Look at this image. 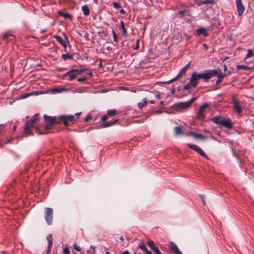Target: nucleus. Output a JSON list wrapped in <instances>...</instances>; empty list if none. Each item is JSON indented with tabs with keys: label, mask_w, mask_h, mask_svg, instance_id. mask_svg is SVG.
Returning <instances> with one entry per match:
<instances>
[{
	"label": "nucleus",
	"mask_w": 254,
	"mask_h": 254,
	"mask_svg": "<svg viewBox=\"0 0 254 254\" xmlns=\"http://www.w3.org/2000/svg\"><path fill=\"white\" fill-rule=\"evenodd\" d=\"M36 132H38L39 134H42V132H40V131H39V129L38 128H36Z\"/></svg>",
	"instance_id": "60"
},
{
	"label": "nucleus",
	"mask_w": 254,
	"mask_h": 254,
	"mask_svg": "<svg viewBox=\"0 0 254 254\" xmlns=\"http://www.w3.org/2000/svg\"><path fill=\"white\" fill-rule=\"evenodd\" d=\"M213 2H214L213 0H203L202 3H203V4H211Z\"/></svg>",
	"instance_id": "40"
},
{
	"label": "nucleus",
	"mask_w": 254,
	"mask_h": 254,
	"mask_svg": "<svg viewBox=\"0 0 254 254\" xmlns=\"http://www.w3.org/2000/svg\"><path fill=\"white\" fill-rule=\"evenodd\" d=\"M222 80H223L222 79L217 78V79L216 82V85H219L222 82Z\"/></svg>",
	"instance_id": "50"
},
{
	"label": "nucleus",
	"mask_w": 254,
	"mask_h": 254,
	"mask_svg": "<svg viewBox=\"0 0 254 254\" xmlns=\"http://www.w3.org/2000/svg\"><path fill=\"white\" fill-rule=\"evenodd\" d=\"M92 118V116L88 114L84 118V122H87L89 120H91Z\"/></svg>",
	"instance_id": "41"
},
{
	"label": "nucleus",
	"mask_w": 254,
	"mask_h": 254,
	"mask_svg": "<svg viewBox=\"0 0 254 254\" xmlns=\"http://www.w3.org/2000/svg\"><path fill=\"white\" fill-rule=\"evenodd\" d=\"M60 120L66 126H68L70 124H72L75 120L74 115H61L59 117Z\"/></svg>",
	"instance_id": "5"
},
{
	"label": "nucleus",
	"mask_w": 254,
	"mask_h": 254,
	"mask_svg": "<svg viewBox=\"0 0 254 254\" xmlns=\"http://www.w3.org/2000/svg\"><path fill=\"white\" fill-rule=\"evenodd\" d=\"M139 47V40L138 39L136 41V47H135V49L136 50H137V49H138Z\"/></svg>",
	"instance_id": "51"
},
{
	"label": "nucleus",
	"mask_w": 254,
	"mask_h": 254,
	"mask_svg": "<svg viewBox=\"0 0 254 254\" xmlns=\"http://www.w3.org/2000/svg\"><path fill=\"white\" fill-rule=\"evenodd\" d=\"M52 248V245H48L47 250V254H50V253L51 252Z\"/></svg>",
	"instance_id": "45"
},
{
	"label": "nucleus",
	"mask_w": 254,
	"mask_h": 254,
	"mask_svg": "<svg viewBox=\"0 0 254 254\" xmlns=\"http://www.w3.org/2000/svg\"><path fill=\"white\" fill-rule=\"evenodd\" d=\"M169 247L170 250L175 254H181V252L177 246L174 242H171L169 243Z\"/></svg>",
	"instance_id": "16"
},
{
	"label": "nucleus",
	"mask_w": 254,
	"mask_h": 254,
	"mask_svg": "<svg viewBox=\"0 0 254 254\" xmlns=\"http://www.w3.org/2000/svg\"><path fill=\"white\" fill-rule=\"evenodd\" d=\"M190 62L186 66H185L184 67H183L181 69V70L179 72L178 75L176 77L170 80V81H169L167 82L170 83L172 82V81L176 80L178 78L183 76L186 72V71L188 69V68L190 67Z\"/></svg>",
	"instance_id": "9"
},
{
	"label": "nucleus",
	"mask_w": 254,
	"mask_h": 254,
	"mask_svg": "<svg viewBox=\"0 0 254 254\" xmlns=\"http://www.w3.org/2000/svg\"><path fill=\"white\" fill-rule=\"evenodd\" d=\"M208 107L207 104H205L200 106L198 112L197 114V118L200 120H203L204 119V115L203 114L204 111Z\"/></svg>",
	"instance_id": "11"
},
{
	"label": "nucleus",
	"mask_w": 254,
	"mask_h": 254,
	"mask_svg": "<svg viewBox=\"0 0 254 254\" xmlns=\"http://www.w3.org/2000/svg\"><path fill=\"white\" fill-rule=\"evenodd\" d=\"M122 254H129L128 251H126L124 252H123Z\"/></svg>",
	"instance_id": "57"
},
{
	"label": "nucleus",
	"mask_w": 254,
	"mask_h": 254,
	"mask_svg": "<svg viewBox=\"0 0 254 254\" xmlns=\"http://www.w3.org/2000/svg\"><path fill=\"white\" fill-rule=\"evenodd\" d=\"M160 104H161V105H163V104H164V101H161V102H160Z\"/></svg>",
	"instance_id": "63"
},
{
	"label": "nucleus",
	"mask_w": 254,
	"mask_h": 254,
	"mask_svg": "<svg viewBox=\"0 0 254 254\" xmlns=\"http://www.w3.org/2000/svg\"><path fill=\"white\" fill-rule=\"evenodd\" d=\"M203 47L205 48V49L206 50H208V46L206 44H203Z\"/></svg>",
	"instance_id": "53"
},
{
	"label": "nucleus",
	"mask_w": 254,
	"mask_h": 254,
	"mask_svg": "<svg viewBox=\"0 0 254 254\" xmlns=\"http://www.w3.org/2000/svg\"><path fill=\"white\" fill-rule=\"evenodd\" d=\"M46 31H47V30H46V29H43V30H42L41 31V33L43 34V33H44L46 32Z\"/></svg>",
	"instance_id": "58"
},
{
	"label": "nucleus",
	"mask_w": 254,
	"mask_h": 254,
	"mask_svg": "<svg viewBox=\"0 0 254 254\" xmlns=\"http://www.w3.org/2000/svg\"><path fill=\"white\" fill-rule=\"evenodd\" d=\"M74 249L77 252L80 251L81 249L79 246H78L76 243L73 244Z\"/></svg>",
	"instance_id": "43"
},
{
	"label": "nucleus",
	"mask_w": 254,
	"mask_h": 254,
	"mask_svg": "<svg viewBox=\"0 0 254 254\" xmlns=\"http://www.w3.org/2000/svg\"><path fill=\"white\" fill-rule=\"evenodd\" d=\"M236 68L237 70L244 69V70H250L251 67L245 65H238L237 66Z\"/></svg>",
	"instance_id": "29"
},
{
	"label": "nucleus",
	"mask_w": 254,
	"mask_h": 254,
	"mask_svg": "<svg viewBox=\"0 0 254 254\" xmlns=\"http://www.w3.org/2000/svg\"><path fill=\"white\" fill-rule=\"evenodd\" d=\"M118 121V119L113 120V121H109L106 123H102L100 126L101 127H107L114 125Z\"/></svg>",
	"instance_id": "20"
},
{
	"label": "nucleus",
	"mask_w": 254,
	"mask_h": 254,
	"mask_svg": "<svg viewBox=\"0 0 254 254\" xmlns=\"http://www.w3.org/2000/svg\"><path fill=\"white\" fill-rule=\"evenodd\" d=\"M211 120L214 123L221 125V123L223 121V118L217 116L213 117Z\"/></svg>",
	"instance_id": "24"
},
{
	"label": "nucleus",
	"mask_w": 254,
	"mask_h": 254,
	"mask_svg": "<svg viewBox=\"0 0 254 254\" xmlns=\"http://www.w3.org/2000/svg\"><path fill=\"white\" fill-rule=\"evenodd\" d=\"M62 57L64 60L73 59V57L68 54H63Z\"/></svg>",
	"instance_id": "32"
},
{
	"label": "nucleus",
	"mask_w": 254,
	"mask_h": 254,
	"mask_svg": "<svg viewBox=\"0 0 254 254\" xmlns=\"http://www.w3.org/2000/svg\"><path fill=\"white\" fill-rule=\"evenodd\" d=\"M4 127V126L2 125H0V133L2 131Z\"/></svg>",
	"instance_id": "55"
},
{
	"label": "nucleus",
	"mask_w": 254,
	"mask_h": 254,
	"mask_svg": "<svg viewBox=\"0 0 254 254\" xmlns=\"http://www.w3.org/2000/svg\"><path fill=\"white\" fill-rule=\"evenodd\" d=\"M187 11L186 10H181L179 12V14L180 15V17H182L184 16V13Z\"/></svg>",
	"instance_id": "46"
},
{
	"label": "nucleus",
	"mask_w": 254,
	"mask_h": 254,
	"mask_svg": "<svg viewBox=\"0 0 254 254\" xmlns=\"http://www.w3.org/2000/svg\"><path fill=\"white\" fill-rule=\"evenodd\" d=\"M73 71H74L75 73H76L78 74H81V73H82L83 72H84L85 71V69H73Z\"/></svg>",
	"instance_id": "36"
},
{
	"label": "nucleus",
	"mask_w": 254,
	"mask_h": 254,
	"mask_svg": "<svg viewBox=\"0 0 254 254\" xmlns=\"http://www.w3.org/2000/svg\"><path fill=\"white\" fill-rule=\"evenodd\" d=\"M232 100L233 107L235 111L239 114L241 113L242 112V109L240 106L239 102L234 97H233Z\"/></svg>",
	"instance_id": "10"
},
{
	"label": "nucleus",
	"mask_w": 254,
	"mask_h": 254,
	"mask_svg": "<svg viewBox=\"0 0 254 254\" xmlns=\"http://www.w3.org/2000/svg\"><path fill=\"white\" fill-rule=\"evenodd\" d=\"M106 254H111L109 252H106Z\"/></svg>",
	"instance_id": "64"
},
{
	"label": "nucleus",
	"mask_w": 254,
	"mask_h": 254,
	"mask_svg": "<svg viewBox=\"0 0 254 254\" xmlns=\"http://www.w3.org/2000/svg\"><path fill=\"white\" fill-rule=\"evenodd\" d=\"M211 120L214 123L221 125V123L223 121V118L217 116L213 117Z\"/></svg>",
	"instance_id": "25"
},
{
	"label": "nucleus",
	"mask_w": 254,
	"mask_h": 254,
	"mask_svg": "<svg viewBox=\"0 0 254 254\" xmlns=\"http://www.w3.org/2000/svg\"><path fill=\"white\" fill-rule=\"evenodd\" d=\"M108 116H109L108 115V114L107 115H105V116H103L101 119L102 121L103 122L106 121L107 120H108Z\"/></svg>",
	"instance_id": "47"
},
{
	"label": "nucleus",
	"mask_w": 254,
	"mask_h": 254,
	"mask_svg": "<svg viewBox=\"0 0 254 254\" xmlns=\"http://www.w3.org/2000/svg\"><path fill=\"white\" fill-rule=\"evenodd\" d=\"M44 217L46 223L49 225L52 224L53 219V210L51 208L46 207L45 208Z\"/></svg>",
	"instance_id": "4"
},
{
	"label": "nucleus",
	"mask_w": 254,
	"mask_h": 254,
	"mask_svg": "<svg viewBox=\"0 0 254 254\" xmlns=\"http://www.w3.org/2000/svg\"><path fill=\"white\" fill-rule=\"evenodd\" d=\"M203 1H199L197 2V6H201V5L203 4Z\"/></svg>",
	"instance_id": "52"
},
{
	"label": "nucleus",
	"mask_w": 254,
	"mask_h": 254,
	"mask_svg": "<svg viewBox=\"0 0 254 254\" xmlns=\"http://www.w3.org/2000/svg\"><path fill=\"white\" fill-rule=\"evenodd\" d=\"M188 146L191 149L194 150L202 156L205 157L206 159H208V157L205 154L203 151L197 145L194 144H188Z\"/></svg>",
	"instance_id": "8"
},
{
	"label": "nucleus",
	"mask_w": 254,
	"mask_h": 254,
	"mask_svg": "<svg viewBox=\"0 0 254 254\" xmlns=\"http://www.w3.org/2000/svg\"><path fill=\"white\" fill-rule=\"evenodd\" d=\"M117 111L115 109L109 110L107 112V114L109 116L113 117L116 115Z\"/></svg>",
	"instance_id": "30"
},
{
	"label": "nucleus",
	"mask_w": 254,
	"mask_h": 254,
	"mask_svg": "<svg viewBox=\"0 0 254 254\" xmlns=\"http://www.w3.org/2000/svg\"><path fill=\"white\" fill-rule=\"evenodd\" d=\"M224 71H226L227 70V66L225 65H224Z\"/></svg>",
	"instance_id": "62"
},
{
	"label": "nucleus",
	"mask_w": 254,
	"mask_h": 254,
	"mask_svg": "<svg viewBox=\"0 0 254 254\" xmlns=\"http://www.w3.org/2000/svg\"><path fill=\"white\" fill-rule=\"evenodd\" d=\"M44 120L47 122L48 126H51L54 125L56 123L59 122L57 121V119L55 117H52L51 116H48L46 115H44Z\"/></svg>",
	"instance_id": "12"
},
{
	"label": "nucleus",
	"mask_w": 254,
	"mask_h": 254,
	"mask_svg": "<svg viewBox=\"0 0 254 254\" xmlns=\"http://www.w3.org/2000/svg\"><path fill=\"white\" fill-rule=\"evenodd\" d=\"M55 39L57 41H58L63 47L64 49L66 48V43L64 41L63 38L59 35H56L55 36Z\"/></svg>",
	"instance_id": "22"
},
{
	"label": "nucleus",
	"mask_w": 254,
	"mask_h": 254,
	"mask_svg": "<svg viewBox=\"0 0 254 254\" xmlns=\"http://www.w3.org/2000/svg\"><path fill=\"white\" fill-rule=\"evenodd\" d=\"M120 240L121 241H124V238H123V237L122 236H121L120 238Z\"/></svg>",
	"instance_id": "61"
},
{
	"label": "nucleus",
	"mask_w": 254,
	"mask_h": 254,
	"mask_svg": "<svg viewBox=\"0 0 254 254\" xmlns=\"http://www.w3.org/2000/svg\"><path fill=\"white\" fill-rule=\"evenodd\" d=\"M64 254H69L70 252L68 248L67 247H65L64 249Z\"/></svg>",
	"instance_id": "42"
},
{
	"label": "nucleus",
	"mask_w": 254,
	"mask_h": 254,
	"mask_svg": "<svg viewBox=\"0 0 254 254\" xmlns=\"http://www.w3.org/2000/svg\"><path fill=\"white\" fill-rule=\"evenodd\" d=\"M59 14L63 17H64L65 18H70L71 16L70 14H69L68 13H64L61 11L59 12Z\"/></svg>",
	"instance_id": "34"
},
{
	"label": "nucleus",
	"mask_w": 254,
	"mask_h": 254,
	"mask_svg": "<svg viewBox=\"0 0 254 254\" xmlns=\"http://www.w3.org/2000/svg\"><path fill=\"white\" fill-rule=\"evenodd\" d=\"M81 112H78L75 114V115H77V118H78L81 115Z\"/></svg>",
	"instance_id": "56"
},
{
	"label": "nucleus",
	"mask_w": 254,
	"mask_h": 254,
	"mask_svg": "<svg viewBox=\"0 0 254 254\" xmlns=\"http://www.w3.org/2000/svg\"><path fill=\"white\" fill-rule=\"evenodd\" d=\"M121 28L122 30V34L123 35L126 37H127V29L126 28L124 22L123 21H121L120 22Z\"/></svg>",
	"instance_id": "23"
},
{
	"label": "nucleus",
	"mask_w": 254,
	"mask_h": 254,
	"mask_svg": "<svg viewBox=\"0 0 254 254\" xmlns=\"http://www.w3.org/2000/svg\"><path fill=\"white\" fill-rule=\"evenodd\" d=\"M152 250L154 251V253L155 254H160V253H161L159 251V249L156 247Z\"/></svg>",
	"instance_id": "44"
},
{
	"label": "nucleus",
	"mask_w": 254,
	"mask_h": 254,
	"mask_svg": "<svg viewBox=\"0 0 254 254\" xmlns=\"http://www.w3.org/2000/svg\"><path fill=\"white\" fill-rule=\"evenodd\" d=\"M138 247L140 248L142 251L146 253V254H151V253L150 251L147 250V248L143 243H139Z\"/></svg>",
	"instance_id": "27"
},
{
	"label": "nucleus",
	"mask_w": 254,
	"mask_h": 254,
	"mask_svg": "<svg viewBox=\"0 0 254 254\" xmlns=\"http://www.w3.org/2000/svg\"><path fill=\"white\" fill-rule=\"evenodd\" d=\"M148 245L152 250L155 247L154 242L152 241L148 242Z\"/></svg>",
	"instance_id": "37"
},
{
	"label": "nucleus",
	"mask_w": 254,
	"mask_h": 254,
	"mask_svg": "<svg viewBox=\"0 0 254 254\" xmlns=\"http://www.w3.org/2000/svg\"><path fill=\"white\" fill-rule=\"evenodd\" d=\"M9 36H11L12 37L13 35L12 34H10V33H6L4 36H3V40L6 41V42H8V38Z\"/></svg>",
	"instance_id": "35"
},
{
	"label": "nucleus",
	"mask_w": 254,
	"mask_h": 254,
	"mask_svg": "<svg viewBox=\"0 0 254 254\" xmlns=\"http://www.w3.org/2000/svg\"><path fill=\"white\" fill-rule=\"evenodd\" d=\"M189 135L192 136L193 137L196 139L202 140L205 138V136L203 135L193 131H190L189 133Z\"/></svg>",
	"instance_id": "18"
},
{
	"label": "nucleus",
	"mask_w": 254,
	"mask_h": 254,
	"mask_svg": "<svg viewBox=\"0 0 254 254\" xmlns=\"http://www.w3.org/2000/svg\"><path fill=\"white\" fill-rule=\"evenodd\" d=\"M236 4L238 14L242 15L245 10V8L242 3V0H236Z\"/></svg>",
	"instance_id": "13"
},
{
	"label": "nucleus",
	"mask_w": 254,
	"mask_h": 254,
	"mask_svg": "<svg viewBox=\"0 0 254 254\" xmlns=\"http://www.w3.org/2000/svg\"><path fill=\"white\" fill-rule=\"evenodd\" d=\"M81 9L85 15H88L90 13V10L87 5H83L81 7Z\"/></svg>",
	"instance_id": "28"
},
{
	"label": "nucleus",
	"mask_w": 254,
	"mask_h": 254,
	"mask_svg": "<svg viewBox=\"0 0 254 254\" xmlns=\"http://www.w3.org/2000/svg\"><path fill=\"white\" fill-rule=\"evenodd\" d=\"M87 78L86 77H82V78H78L77 79V81L79 82H84L85 81Z\"/></svg>",
	"instance_id": "48"
},
{
	"label": "nucleus",
	"mask_w": 254,
	"mask_h": 254,
	"mask_svg": "<svg viewBox=\"0 0 254 254\" xmlns=\"http://www.w3.org/2000/svg\"><path fill=\"white\" fill-rule=\"evenodd\" d=\"M148 101H149L151 104H154L156 100H160V95L158 92H150L148 95Z\"/></svg>",
	"instance_id": "7"
},
{
	"label": "nucleus",
	"mask_w": 254,
	"mask_h": 254,
	"mask_svg": "<svg viewBox=\"0 0 254 254\" xmlns=\"http://www.w3.org/2000/svg\"><path fill=\"white\" fill-rule=\"evenodd\" d=\"M147 104V98H144L142 101L138 103V107L140 109H142L144 106Z\"/></svg>",
	"instance_id": "26"
},
{
	"label": "nucleus",
	"mask_w": 254,
	"mask_h": 254,
	"mask_svg": "<svg viewBox=\"0 0 254 254\" xmlns=\"http://www.w3.org/2000/svg\"><path fill=\"white\" fill-rule=\"evenodd\" d=\"M196 34L197 35H202L204 37H207L208 36L207 30L204 27H200L197 29L196 31Z\"/></svg>",
	"instance_id": "15"
},
{
	"label": "nucleus",
	"mask_w": 254,
	"mask_h": 254,
	"mask_svg": "<svg viewBox=\"0 0 254 254\" xmlns=\"http://www.w3.org/2000/svg\"><path fill=\"white\" fill-rule=\"evenodd\" d=\"M112 33H113V36L114 41V42H117L118 40V36L116 34V32H115L114 30H112Z\"/></svg>",
	"instance_id": "39"
},
{
	"label": "nucleus",
	"mask_w": 254,
	"mask_h": 254,
	"mask_svg": "<svg viewBox=\"0 0 254 254\" xmlns=\"http://www.w3.org/2000/svg\"><path fill=\"white\" fill-rule=\"evenodd\" d=\"M174 132L176 135L178 136L180 135H184V132L181 127H176L174 128Z\"/></svg>",
	"instance_id": "21"
},
{
	"label": "nucleus",
	"mask_w": 254,
	"mask_h": 254,
	"mask_svg": "<svg viewBox=\"0 0 254 254\" xmlns=\"http://www.w3.org/2000/svg\"><path fill=\"white\" fill-rule=\"evenodd\" d=\"M63 90V89L60 88H56L53 90L54 93H59L61 92Z\"/></svg>",
	"instance_id": "49"
},
{
	"label": "nucleus",
	"mask_w": 254,
	"mask_h": 254,
	"mask_svg": "<svg viewBox=\"0 0 254 254\" xmlns=\"http://www.w3.org/2000/svg\"><path fill=\"white\" fill-rule=\"evenodd\" d=\"M210 71H214L215 72V73H214V75H213V77L216 76L217 78L223 79L226 76V74L222 73L221 71V69L219 68L216 69L210 70Z\"/></svg>",
	"instance_id": "17"
},
{
	"label": "nucleus",
	"mask_w": 254,
	"mask_h": 254,
	"mask_svg": "<svg viewBox=\"0 0 254 254\" xmlns=\"http://www.w3.org/2000/svg\"><path fill=\"white\" fill-rule=\"evenodd\" d=\"M47 240L48 242V245L53 246V236L52 234H49L47 236Z\"/></svg>",
	"instance_id": "31"
},
{
	"label": "nucleus",
	"mask_w": 254,
	"mask_h": 254,
	"mask_svg": "<svg viewBox=\"0 0 254 254\" xmlns=\"http://www.w3.org/2000/svg\"><path fill=\"white\" fill-rule=\"evenodd\" d=\"M254 55V53L253 51L252 50L249 49L248 50L247 54L246 56L245 59L250 58L253 57Z\"/></svg>",
	"instance_id": "33"
},
{
	"label": "nucleus",
	"mask_w": 254,
	"mask_h": 254,
	"mask_svg": "<svg viewBox=\"0 0 254 254\" xmlns=\"http://www.w3.org/2000/svg\"><path fill=\"white\" fill-rule=\"evenodd\" d=\"M120 12L121 13L123 14H125L126 13L125 10L124 9H122L121 10H120Z\"/></svg>",
	"instance_id": "54"
},
{
	"label": "nucleus",
	"mask_w": 254,
	"mask_h": 254,
	"mask_svg": "<svg viewBox=\"0 0 254 254\" xmlns=\"http://www.w3.org/2000/svg\"><path fill=\"white\" fill-rule=\"evenodd\" d=\"M201 198L202 200V201H203V204L205 205V201H204V200L203 197L202 196H201Z\"/></svg>",
	"instance_id": "59"
},
{
	"label": "nucleus",
	"mask_w": 254,
	"mask_h": 254,
	"mask_svg": "<svg viewBox=\"0 0 254 254\" xmlns=\"http://www.w3.org/2000/svg\"><path fill=\"white\" fill-rule=\"evenodd\" d=\"M221 125L229 129H230L233 127V125L231 122V120L225 118H223V121L221 123Z\"/></svg>",
	"instance_id": "14"
},
{
	"label": "nucleus",
	"mask_w": 254,
	"mask_h": 254,
	"mask_svg": "<svg viewBox=\"0 0 254 254\" xmlns=\"http://www.w3.org/2000/svg\"><path fill=\"white\" fill-rule=\"evenodd\" d=\"M195 100L194 98H192L188 102H181L176 104L175 106L177 108L184 109H186L190 106L192 102Z\"/></svg>",
	"instance_id": "6"
},
{
	"label": "nucleus",
	"mask_w": 254,
	"mask_h": 254,
	"mask_svg": "<svg viewBox=\"0 0 254 254\" xmlns=\"http://www.w3.org/2000/svg\"><path fill=\"white\" fill-rule=\"evenodd\" d=\"M38 117L39 114H36L32 119L26 123L24 129V133L26 134V136L32 134L30 132L32 130L33 125L38 121Z\"/></svg>",
	"instance_id": "1"
},
{
	"label": "nucleus",
	"mask_w": 254,
	"mask_h": 254,
	"mask_svg": "<svg viewBox=\"0 0 254 254\" xmlns=\"http://www.w3.org/2000/svg\"><path fill=\"white\" fill-rule=\"evenodd\" d=\"M198 79H202L204 81H207L211 78L213 77L215 72L214 71H210V70H205L203 73H197V72H193Z\"/></svg>",
	"instance_id": "2"
},
{
	"label": "nucleus",
	"mask_w": 254,
	"mask_h": 254,
	"mask_svg": "<svg viewBox=\"0 0 254 254\" xmlns=\"http://www.w3.org/2000/svg\"><path fill=\"white\" fill-rule=\"evenodd\" d=\"M64 76H69L70 80H72L76 77V74L73 69L70 70L66 72L64 75Z\"/></svg>",
	"instance_id": "19"
},
{
	"label": "nucleus",
	"mask_w": 254,
	"mask_h": 254,
	"mask_svg": "<svg viewBox=\"0 0 254 254\" xmlns=\"http://www.w3.org/2000/svg\"><path fill=\"white\" fill-rule=\"evenodd\" d=\"M198 79L193 72L192 73L189 83L184 87V89L188 90L191 88H195L198 84Z\"/></svg>",
	"instance_id": "3"
},
{
	"label": "nucleus",
	"mask_w": 254,
	"mask_h": 254,
	"mask_svg": "<svg viewBox=\"0 0 254 254\" xmlns=\"http://www.w3.org/2000/svg\"><path fill=\"white\" fill-rule=\"evenodd\" d=\"M113 5L114 7L116 8H119L121 7V5L120 2H117L114 1L113 2Z\"/></svg>",
	"instance_id": "38"
}]
</instances>
